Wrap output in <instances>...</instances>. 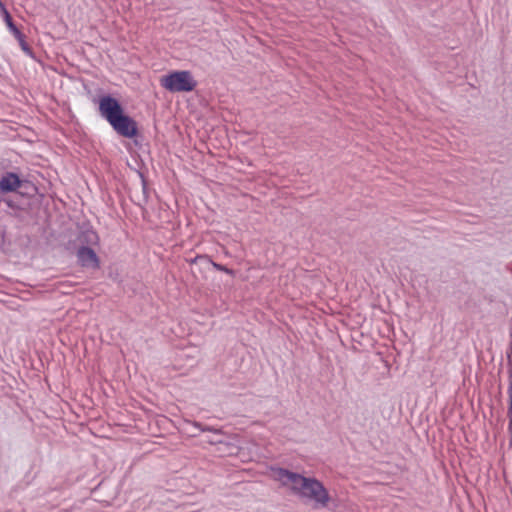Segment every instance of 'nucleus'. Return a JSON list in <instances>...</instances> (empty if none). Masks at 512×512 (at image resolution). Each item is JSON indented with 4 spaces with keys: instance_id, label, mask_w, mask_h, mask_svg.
<instances>
[{
    "instance_id": "obj_3",
    "label": "nucleus",
    "mask_w": 512,
    "mask_h": 512,
    "mask_svg": "<svg viewBox=\"0 0 512 512\" xmlns=\"http://www.w3.org/2000/svg\"><path fill=\"white\" fill-rule=\"evenodd\" d=\"M161 86L171 93L191 92L197 81L188 70L173 71L160 79Z\"/></svg>"
},
{
    "instance_id": "obj_8",
    "label": "nucleus",
    "mask_w": 512,
    "mask_h": 512,
    "mask_svg": "<svg viewBox=\"0 0 512 512\" xmlns=\"http://www.w3.org/2000/svg\"><path fill=\"white\" fill-rule=\"evenodd\" d=\"M507 392H508V396H509V408H508V414L510 416L509 430L512 433V380L509 383Z\"/></svg>"
},
{
    "instance_id": "obj_4",
    "label": "nucleus",
    "mask_w": 512,
    "mask_h": 512,
    "mask_svg": "<svg viewBox=\"0 0 512 512\" xmlns=\"http://www.w3.org/2000/svg\"><path fill=\"white\" fill-rule=\"evenodd\" d=\"M77 258L83 267L98 268L99 258L95 251L89 247H80L77 251Z\"/></svg>"
},
{
    "instance_id": "obj_9",
    "label": "nucleus",
    "mask_w": 512,
    "mask_h": 512,
    "mask_svg": "<svg viewBox=\"0 0 512 512\" xmlns=\"http://www.w3.org/2000/svg\"><path fill=\"white\" fill-rule=\"evenodd\" d=\"M212 266L218 270V271H221V272H224L226 274H229L231 276H234V271L232 269H229L227 268L226 266L222 265V264H219V263H216V262H212Z\"/></svg>"
},
{
    "instance_id": "obj_11",
    "label": "nucleus",
    "mask_w": 512,
    "mask_h": 512,
    "mask_svg": "<svg viewBox=\"0 0 512 512\" xmlns=\"http://www.w3.org/2000/svg\"><path fill=\"white\" fill-rule=\"evenodd\" d=\"M202 431H213V432H218V430L212 429V428H210V427L202 428Z\"/></svg>"
},
{
    "instance_id": "obj_5",
    "label": "nucleus",
    "mask_w": 512,
    "mask_h": 512,
    "mask_svg": "<svg viewBox=\"0 0 512 512\" xmlns=\"http://www.w3.org/2000/svg\"><path fill=\"white\" fill-rule=\"evenodd\" d=\"M22 181L16 173H6L0 179V191L2 193L14 192L20 188Z\"/></svg>"
},
{
    "instance_id": "obj_7",
    "label": "nucleus",
    "mask_w": 512,
    "mask_h": 512,
    "mask_svg": "<svg viewBox=\"0 0 512 512\" xmlns=\"http://www.w3.org/2000/svg\"><path fill=\"white\" fill-rule=\"evenodd\" d=\"M82 236L86 243H88L90 245L98 244L99 237L95 231L87 230V231L83 232Z\"/></svg>"
},
{
    "instance_id": "obj_1",
    "label": "nucleus",
    "mask_w": 512,
    "mask_h": 512,
    "mask_svg": "<svg viewBox=\"0 0 512 512\" xmlns=\"http://www.w3.org/2000/svg\"><path fill=\"white\" fill-rule=\"evenodd\" d=\"M275 478L299 497L312 501L316 507H326L330 501L327 489L315 478L304 477L283 468L275 470Z\"/></svg>"
},
{
    "instance_id": "obj_10",
    "label": "nucleus",
    "mask_w": 512,
    "mask_h": 512,
    "mask_svg": "<svg viewBox=\"0 0 512 512\" xmlns=\"http://www.w3.org/2000/svg\"><path fill=\"white\" fill-rule=\"evenodd\" d=\"M19 43H20V45H21V47H22V49H23V50H28V46H27V44H26V41H25V40H24V43H23V42H19Z\"/></svg>"
},
{
    "instance_id": "obj_2",
    "label": "nucleus",
    "mask_w": 512,
    "mask_h": 512,
    "mask_svg": "<svg viewBox=\"0 0 512 512\" xmlns=\"http://www.w3.org/2000/svg\"><path fill=\"white\" fill-rule=\"evenodd\" d=\"M99 112L119 135L126 138L136 136L137 123L124 113L122 106L114 97L110 95L101 97L99 99Z\"/></svg>"
},
{
    "instance_id": "obj_6",
    "label": "nucleus",
    "mask_w": 512,
    "mask_h": 512,
    "mask_svg": "<svg viewBox=\"0 0 512 512\" xmlns=\"http://www.w3.org/2000/svg\"><path fill=\"white\" fill-rule=\"evenodd\" d=\"M3 16V19L9 29V31L14 35V37L19 41L24 43V34L15 26L13 23V20L11 18L10 13L8 10L1 13Z\"/></svg>"
}]
</instances>
